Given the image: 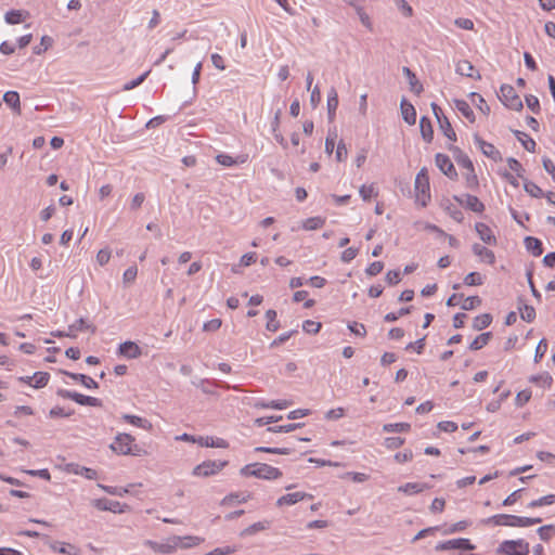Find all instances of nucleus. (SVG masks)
I'll use <instances>...</instances> for the list:
<instances>
[{"label":"nucleus","instance_id":"1","mask_svg":"<svg viewBox=\"0 0 555 555\" xmlns=\"http://www.w3.org/2000/svg\"><path fill=\"white\" fill-rule=\"evenodd\" d=\"M243 477H256L263 480H274L282 476V472L266 463H251L240 469Z\"/></svg>","mask_w":555,"mask_h":555},{"label":"nucleus","instance_id":"2","mask_svg":"<svg viewBox=\"0 0 555 555\" xmlns=\"http://www.w3.org/2000/svg\"><path fill=\"white\" fill-rule=\"evenodd\" d=\"M415 198L425 207L430 201L429 177L426 168H422L415 178Z\"/></svg>","mask_w":555,"mask_h":555},{"label":"nucleus","instance_id":"3","mask_svg":"<svg viewBox=\"0 0 555 555\" xmlns=\"http://www.w3.org/2000/svg\"><path fill=\"white\" fill-rule=\"evenodd\" d=\"M529 543L522 539L505 540L496 548V553L505 555H528Z\"/></svg>","mask_w":555,"mask_h":555},{"label":"nucleus","instance_id":"4","mask_svg":"<svg viewBox=\"0 0 555 555\" xmlns=\"http://www.w3.org/2000/svg\"><path fill=\"white\" fill-rule=\"evenodd\" d=\"M134 441V438L129 434H118L113 443L111 444V449L122 455L127 454H137L138 447L134 446V449L132 448V442Z\"/></svg>","mask_w":555,"mask_h":555},{"label":"nucleus","instance_id":"5","mask_svg":"<svg viewBox=\"0 0 555 555\" xmlns=\"http://www.w3.org/2000/svg\"><path fill=\"white\" fill-rule=\"evenodd\" d=\"M228 465V461H204L193 468L192 474L196 477H209L218 474Z\"/></svg>","mask_w":555,"mask_h":555},{"label":"nucleus","instance_id":"6","mask_svg":"<svg viewBox=\"0 0 555 555\" xmlns=\"http://www.w3.org/2000/svg\"><path fill=\"white\" fill-rule=\"evenodd\" d=\"M500 92V100L506 107L514 111H520L524 107L522 101L516 93L514 87L509 85H502Z\"/></svg>","mask_w":555,"mask_h":555},{"label":"nucleus","instance_id":"7","mask_svg":"<svg viewBox=\"0 0 555 555\" xmlns=\"http://www.w3.org/2000/svg\"><path fill=\"white\" fill-rule=\"evenodd\" d=\"M524 517L508 514H498L481 520L482 524L494 526L522 527Z\"/></svg>","mask_w":555,"mask_h":555},{"label":"nucleus","instance_id":"8","mask_svg":"<svg viewBox=\"0 0 555 555\" xmlns=\"http://www.w3.org/2000/svg\"><path fill=\"white\" fill-rule=\"evenodd\" d=\"M57 396L64 398V399H70L75 401L76 403L80 405H88V406H101L102 401L98 398L85 396L76 391L66 390V389H59Z\"/></svg>","mask_w":555,"mask_h":555},{"label":"nucleus","instance_id":"9","mask_svg":"<svg viewBox=\"0 0 555 555\" xmlns=\"http://www.w3.org/2000/svg\"><path fill=\"white\" fill-rule=\"evenodd\" d=\"M436 551H447V550H466L473 551L475 550V545L470 543L468 539L460 538L453 539L444 542H440L436 545Z\"/></svg>","mask_w":555,"mask_h":555},{"label":"nucleus","instance_id":"10","mask_svg":"<svg viewBox=\"0 0 555 555\" xmlns=\"http://www.w3.org/2000/svg\"><path fill=\"white\" fill-rule=\"evenodd\" d=\"M437 167L450 179H455L457 172L450 157L446 154L438 153L435 157Z\"/></svg>","mask_w":555,"mask_h":555},{"label":"nucleus","instance_id":"11","mask_svg":"<svg viewBox=\"0 0 555 555\" xmlns=\"http://www.w3.org/2000/svg\"><path fill=\"white\" fill-rule=\"evenodd\" d=\"M182 541L183 540L181 539V537H172L168 539L166 542H150V544L152 545L153 550L157 553L171 554L179 547Z\"/></svg>","mask_w":555,"mask_h":555},{"label":"nucleus","instance_id":"12","mask_svg":"<svg viewBox=\"0 0 555 555\" xmlns=\"http://www.w3.org/2000/svg\"><path fill=\"white\" fill-rule=\"evenodd\" d=\"M93 505L100 511H109L118 514L124 513L128 508L127 504H122L118 501H112L107 499L94 500Z\"/></svg>","mask_w":555,"mask_h":555},{"label":"nucleus","instance_id":"13","mask_svg":"<svg viewBox=\"0 0 555 555\" xmlns=\"http://www.w3.org/2000/svg\"><path fill=\"white\" fill-rule=\"evenodd\" d=\"M454 199L474 212L481 214L485 210V205L475 195L465 194L462 197L454 196Z\"/></svg>","mask_w":555,"mask_h":555},{"label":"nucleus","instance_id":"14","mask_svg":"<svg viewBox=\"0 0 555 555\" xmlns=\"http://www.w3.org/2000/svg\"><path fill=\"white\" fill-rule=\"evenodd\" d=\"M474 140H475V143L481 150L483 155H486L487 157L491 158L494 162L501 159L500 151L492 143L486 142L478 134L474 135Z\"/></svg>","mask_w":555,"mask_h":555},{"label":"nucleus","instance_id":"15","mask_svg":"<svg viewBox=\"0 0 555 555\" xmlns=\"http://www.w3.org/2000/svg\"><path fill=\"white\" fill-rule=\"evenodd\" d=\"M118 353L127 359H138L142 350L134 341L129 340L119 345Z\"/></svg>","mask_w":555,"mask_h":555},{"label":"nucleus","instance_id":"16","mask_svg":"<svg viewBox=\"0 0 555 555\" xmlns=\"http://www.w3.org/2000/svg\"><path fill=\"white\" fill-rule=\"evenodd\" d=\"M455 72L461 76L481 79L480 74L475 69L474 65L466 60L457 62Z\"/></svg>","mask_w":555,"mask_h":555},{"label":"nucleus","instance_id":"17","mask_svg":"<svg viewBox=\"0 0 555 555\" xmlns=\"http://www.w3.org/2000/svg\"><path fill=\"white\" fill-rule=\"evenodd\" d=\"M475 230L478 233L480 240L489 245H495L496 238L492 233V230L483 222H477Z\"/></svg>","mask_w":555,"mask_h":555},{"label":"nucleus","instance_id":"18","mask_svg":"<svg viewBox=\"0 0 555 555\" xmlns=\"http://www.w3.org/2000/svg\"><path fill=\"white\" fill-rule=\"evenodd\" d=\"M66 469H67L68 473H72V474H75V475H81L86 479H89V480L98 478V473H96L95 469L89 468V467H85V466H80V465L75 464V463L67 464V468Z\"/></svg>","mask_w":555,"mask_h":555},{"label":"nucleus","instance_id":"19","mask_svg":"<svg viewBox=\"0 0 555 555\" xmlns=\"http://www.w3.org/2000/svg\"><path fill=\"white\" fill-rule=\"evenodd\" d=\"M197 443L201 446V447H206V448H221V449H225L229 447V442L222 438H214V437H209V436H206V437H203V436H199L197 437Z\"/></svg>","mask_w":555,"mask_h":555},{"label":"nucleus","instance_id":"20","mask_svg":"<svg viewBox=\"0 0 555 555\" xmlns=\"http://www.w3.org/2000/svg\"><path fill=\"white\" fill-rule=\"evenodd\" d=\"M400 107L403 120L408 125H414L416 122V111L414 106L411 103H409L405 99H403L401 101Z\"/></svg>","mask_w":555,"mask_h":555},{"label":"nucleus","instance_id":"21","mask_svg":"<svg viewBox=\"0 0 555 555\" xmlns=\"http://www.w3.org/2000/svg\"><path fill=\"white\" fill-rule=\"evenodd\" d=\"M337 107L338 93L335 88H331L327 93V117L330 121H333L335 119Z\"/></svg>","mask_w":555,"mask_h":555},{"label":"nucleus","instance_id":"22","mask_svg":"<svg viewBox=\"0 0 555 555\" xmlns=\"http://www.w3.org/2000/svg\"><path fill=\"white\" fill-rule=\"evenodd\" d=\"M473 253L489 264H493L495 261L494 253L480 244L473 245Z\"/></svg>","mask_w":555,"mask_h":555},{"label":"nucleus","instance_id":"23","mask_svg":"<svg viewBox=\"0 0 555 555\" xmlns=\"http://www.w3.org/2000/svg\"><path fill=\"white\" fill-rule=\"evenodd\" d=\"M430 486L427 485V483H422V482H408L405 485H402L398 488V491L399 492H402L404 494H408V495H412V494H416V493H421L423 492L424 490H427L429 489Z\"/></svg>","mask_w":555,"mask_h":555},{"label":"nucleus","instance_id":"24","mask_svg":"<svg viewBox=\"0 0 555 555\" xmlns=\"http://www.w3.org/2000/svg\"><path fill=\"white\" fill-rule=\"evenodd\" d=\"M420 128L422 138L426 142L430 143L434 139V129L430 119L426 116H423L420 120Z\"/></svg>","mask_w":555,"mask_h":555},{"label":"nucleus","instance_id":"25","mask_svg":"<svg viewBox=\"0 0 555 555\" xmlns=\"http://www.w3.org/2000/svg\"><path fill=\"white\" fill-rule=\"evenodd\" d=\"M72 379L81 383L86 388L95 389L99 387L98 383L85 374L64 372Z\"/></svg>","mask_w":555,"mask_h":555},{"label":"nucleus","instance_id":"26","mask_svg":"<svg viewBox=\"0 0 555 555\" xmlns=\"http://www.w3.org/2000/svg\"><path fill=\"white\" fill-rule=\"evenodd\" d=\"M526 249L531 253L534 257H539L543 253L542 242L533 236H527L525 238Z\"/></svg>","mask_w":555,"mask_h":555},{"label":"nucleus","instance_id":"27","mask_svg":"<svg viewBox=\"0 0 555 555\" xmlns=\"http://www.w3.org/2000/svg\"><path fill=\"white\" fill-rule=\"evenodd\" d=\"M306 496H307V494L305 492L287 493L285 495H282L276 501V505L278 506L293 505V504H296L297 502L304 500Z\"/></svg>","mask_w":555,"mask_h":555},{"label":"nucleus","instance_id":"28","mask_svg":"<svg viewBox=\"0 0 555 555\" xmlns=\"http://www.w3.org/2000/svg\"><path fill=\"white\" fill-rule=\"evenodd\" d=\"M3 101L12 107L17 114L21 113L20 94L16 91H7L3 95Z\"/></svg>","mask_w":555,"mask_h":555},{"label":"nucleus","instance_id":"29","mask_svg":"<svg viewBox=\"0 0 555 555\" xmlns=\"http://www.w3.org/2000/svg\"><path fill=\"white\" fill-rule=\"evenodd\" d=\"M455 108L470 122L475 121V114L469 104L464 100H454Z\"/></svg>","mask_w":555,"mask_h":555},{"label":"nucleus","instance_id":"30","mask_svg":"<svg viewBox=\"0 0 555 555\" xmlns=\"http://www.w3.org/2000/svg\"><path fill=\"white\" fill-rule=\"evenodd\" d=\"M270 526V522L268 520H263V521H258V522H255L250 526H248L247 528H245L244 530L241 531L240 535L241 537H249V535H253L259 531H263L266 529H268Z\"/></svg>","mask_w":555,"mask_h":555},{"label":"nucleus","instance_id":"31","mask_svg":"<svg viewBox=\"0 0 555 555\" xmlns=\"http://www.w3.org/2000/svg\"><path fill=\"white\" fill-rule=\"evenodd\" d=\"M122 420H125L127 423L133 425V426H137V427H140V428H143V429H151L152 428V424L145 420V418H142L140 416H137V415H131V414H124L122 415Z\"/></svg>","mask_w":555,"mask_h":555},{"label":"nucleus","instance_id":"32","mask_svg":"<svg viewBox=\"0 0 555 555\" xmlns=\"http://www.w3.org/2000/svg\"><path fill=\"white\" fill-rule=\"evenodd\" d=\"M492 322V315L490 313H482L477 315L473 321V328L475 331H481L488 327Z\"/></svg>","mask_w":555,"mask_h":555},{"label":"nucleus","instance_id":"33","mask_svg":"<svg viewBox=\"0 0 555 555\" xmlns=\"http://www.w3.org/2000/svg\"><path fill=\"white\" fill-rule=\"evenodd\" d=\"M27 13L21 10H11L5 13L4 20L8 24L14 25L24 22Z\"/></svg>","mask_w":555,"mask_h":555},{"label":"nucleus","instance_id":"34","mask_svg":"<svg viewBox=\"0 0 555 555\" xmlns=\"http://www.w3.org/2000/svg\"><path fill=\"white\" fill-rule=\"evenodd\" d=\"M439 128L442 131V133L450 140V141H456V133L452 128V125L448 117H443L438 121Z\"/></svg>","mask_w":555,"mask_h":555},{"label":"nucleus","instance_id":"35","mask_svg":"<svg viewBox=\"0 0 555 555\" xmlns=\"http://www.w3.org/2000/svg\"><path fill=\"white\" fill-rule=\"evenodd\" d=\"M90 330L92 333L95 332V327L88 323L83 318L78 319L75 323L68 326V333H74L76 335L79 331Z\"/></svg>","mask_w":555,"mask_h":555},{"label":"nucleus","instance_id":"36","mask_svg":"<svg viewBox=\"0 0 555 555\" xmlns=\"http://www.w3.org/2000/svg\"><path fill=\"white\" fill-rule=\"evenodd\" d=\"M492 334L490 332H486V333H482L480 335H478L469 345V349L470 350H479L481 349L483 346H486L490 338H491Z\"/></svg>","mask_w":555,"mask_h":555},{"label":"nucleus","instance_id":"37","mask_svg":"<svg viewBox=\"0 0 555 555\" xmlns=\"http://www.w3.org/2000/svg\"><path fill=\"white\" fill-rule=\"evenodd\" d=\"M278 313L273 309H269L266 312L267 324L266 328L270 332H276L280 327V322L276 320Z\"/></svg>","mask_w":555,"mask_h":555},{"label":"nucleus","instance_id":"38","mask_svg":"<svg viewBox=\"0 0 555 555\" xmlns=\"http://www.w3.org/2000/svg\"><path fill=\"white\" fill-rule=\"evenodd\" d=\"M411 425L409 423H389L383 426L385 433H402L409 431Z\"/></svg>","mask_w":555,"mask_h":555},{"label":"nucleus","instance_id":"39","mask_svg":"<svg viewBox=\"0 0 555 555\" xmlns=\"http://www.w3.org/2000/svg\"><path fill=\"white\" fill-rule=\"evenodd\" d=\"M255 452H266L271 454L289 455L293 453L292 448H269V447H257L254 449Z\"/></svg>","mask_w":555,"mask_h":555},{"label":"nucleus","instance_id":"40","mask_svg":"<svg viewBox=\"0 0 555 555\" xmlns=\"http://www.w3.org/2000/svg\"><path fill=\"white\" fill-rule=\"evenodd\" d=\"M31 378L34 388H42L48 384L50 375L47 372H36Z\"/></svg>","mask_w":555,"mask_h":555},{"label":"nucleus","instance_id":"41","mask_svg":"<svg viewBox=\"0 0 555 555\" xmlns=\"http://www.w3.org/2000/svg\"><path fill=\"white\" fill-rule=\"evenodd\" d=\"M325 223L324 218L322 217H311L305 220L302 223V228L307 231L317 230L319 228H322Z\"/></svg>","mask_w":555,"mask_h":555},{"label":"nucleus","instance_id":"42","mask_svg":"<svg viewBox=\"0 0 555 555\" xmlns=\"http://www.w3.org/2000/svg\"><path fill=\"white\" fill-rule=\"evenodd\" d=\"M257 405L263 409L284 410L291 405V402L287 400H272L269 402H259Z\"/></svg>","mask_w":555,"mask_h":555},{"label":"nucleus","instance_id":"43","mask_svg":"<svg viewBox=\"0 0 555 555\" xmlns=\"http://www.w3.org/2000/svg\"><path fill=\"white\" fill-rule=\"evenodd\" d=\"M454 152L456 153L455 159L459 166L465 168L466 170L472 169L474 167L470 158L466 154H464L460 149H455Z\"/></svg>","mask_w":555,"mask_h":555},{"label":"nucleus","instance_id":"44","mask_svg":"<svg viewBox=\"0 0 555 555\" xmlns=\"http://www.w3.org/2000/svg\"><path fill=\"white\" fill-rule=\"evenodd\" d=\"M359 193L363 201H369L371 197H376L378 195L374 183L370 185L363 184L360 188Z\"/></svg>","mask_w":555,"mask_h":555},{"label":"nucleus","instance_id":"45","mask_svg":"<svg viewBox=\"0 0 555 555\" xmlns=\"http://www.w3.org/2000/svg\"><path fill=\"white\" fill-rule=\"evenodd\" d=\"M553 503H555V494H548V495H544L540 499L531 501L528 504V507L534 508V507H540V506H544V505H551Z\"/></svg>","mask_w":555,"mask_h":555},{"label":"nucleus","instance_id":"46","mask_svg":"<svg viewBox=\"0 0 555 555\" xmlns=\"http://www.w3.org/2000/svg\"><path fill=\"white\" fill-rule=\"evenodd\" d=\"M524 189L532 197L539 198V197L543 196L542 189L539 185H537L535 183H533V182H531L529 180L525 181Z\"/></svg>","mask_w":555,"mask_h":555},{"label":"nucleus","instance_id":"47","mask_svg":"<svg viewBox=\"0 0 555 555\" xmlns=\"http://www.w3.org/2000/svg\"><path fill=\"white\" fill-rule=\"evenodd\" d=\"M447 214L456 222L461 223L464 220V215L461 209H459L453 204H448L444 207Z\"/></svg>","mask_w":555,"mask_h":555},{"label":"nucleus","instance_id":"48","mask_svg":"<svg viewBox=\"0 0 555 555\" xmlns=\"http://www.w3.org/2000/svg\"><path fill=\"white\" fill-rule=\"evenodd\" d=\"M483 283V278L478 272H470L464 278V284L467 286H478Z\"/></svg>","mask_w":555,"mask_h":555},{"label":"nucleus","instance_id":"49","mask_svg":"<svg viewBox=\"0 0 555 555\" xmlns=\"http://www.w3.org/2000/svg\"><path fill=\"white\" fill-rule=\"evenodd\" d=\"M473 101L475 105L485 114L489 115L490 113V106L486 103L485 99L476 92H473L472 94Z\"/></svg>","mask_w":555,"mask_h":555},{"label":"nucleus","instance_id":"50","mask_svg":"<svg viewBox=\"0 0 555 555\" xmlns=\"http://www.w3.org/2000/svg\"><path fill=\"white\" fill-rule=\"evenodd\" d=\"M520 318L526 322H532L535 319V310L532 306L524 305L519 307Z\"/></svg>","mask_w":555,"mask_h":555},{"label":"nucleus","instance_id":"51","mask_svg":"<svg viewBox=\"0 0 555 555\" xmlns=\"http://www.w3.org/2000/svg\"><path fill=\"white\" fill-rule=\"evenodd\" d=\"M301 426H302V424H300V423H289V424H286V425L269 427L268 430L272 431V433H291V431H294L295 429H297V428H299Z\"/></svg>","mask_w":555,"mask_h":555},{"label":"nucleus","instance_id":"52","mask_svg":"<svg viewBox=\"0 0 555 555\" xmlns=\"http://www.w3.org/2000/svg\"><path fill=\"white\" fill-rule=\"evenodd\" d=\"M481 305V299L478 296H469L462 302L461 308L463 310H473Z\"/></svg>","mask_w":555,"mask_h":555},{"label":"nucleus","instance_id":"53","mask_svg":"<svg viewBox=\"0 0 555 555\" xmlns=\"http://www.w3.org/2000/svg\"><path fill=\"white\" fill-rule=\"evenodd\" d=\"M468 526H469V521L461 520V521H457V522L451 525L450 527L443 529L442 533L443 534L456 533V532L465 530Z\"/></svg>","mask_w":555,"mask_h":555},{"label":"nucleus","instance_id":"54","mask_svg":"<svg viewBox=\"0 0 555 555\" xmlns=\"http://www.w3.org/2000/svg\"><path fill=\"white\" fill-rule=\"evenodd\" d=\"M149 74H150V70L143 73L138 78L132 79V80L126 82L122 86V90L124 91H129V90H132V89L137 88L138 86H140L147 78Z\"/></svg>","mask_w":555,"mask_h":555},{"label":"nucleus","instance_id":"55","mask_svg":"<svg viewBox=\"0 0 555 555\" xmlns=\"http://www.w3.org/2000/svg\"><path fill=\"white\" fill-rule=\"evenodd\" d=\"M555 532V526L554 525H545L538 529V534L541 540L548 541L553 537Z\"/></svg>","mask_w":555,"mask_h":555},{"label":"nucleus","instance_id":"56","mask_svg":"<svg viewBox=\"0 0 555 555\" xmlns=\"http://www.w3.org/2000/svg\"><path fill=\"white\" fill-rule=\"evenodd\" d=\"M465 180H466V186L468 189L475 190L478 188L479 181L475 173L474 167L472 169L467 170V172L465 173Z\"/></svg>","mask_w":555,"mask_h":555},{"label":"nucleus","instance_id":"57","mask_svg":"<svg viewBox=\"0 0 555 555\" xmlns=\"http://www.w3.org/2000/svg\"><path fill=\"white\" fill-rule=\"evenodd\" d=\"M249 498V495H244L242 493H231L229 495H227L223 500H222V504L223 505H230L232 504L233 502H237V503H244L247 501V499Z\"/></svg>","mask_w":555,"mask_h":555},{"label":"nucleus","instance_id":"58","mask_svg":"<svg viewBox=\"0 0 555 555\" xmlns=\"http://www.w3.org/2000/svg\"><path fill=\"white\" fill-rule=\"evenodd\" d=\"M53 43V39L49 36H43L40 41V46L34 48V53L40 55L47 51Z\"/></svg>","mask_w":555,"mask_h":555},{"label":"nucleus","instance_id":"59","mask_svg":"<svg viewBox=\"0 0 555 555\" xmlns=\"http://www.w3.org/2000/svg\"><path fill=\"white\" fill-rule=\"evenodd\" d=\"M321 323L320 322H314L312 320H306L304 323H302V330L308 333V334H317L320 332L321 330Z\"/></svg>","mask_w":555,"mask_h":555},{"label":"nucleus","instance_id":"60","mask_svg":"<svg viewBox=\"0 0 555 555\" xmlns=\"http://www.w3.org/2000/svg\"><path fill=\"white\" fill-rule=\"evenodd\" d=\"M183 541L180 543L179 547L188 548L195 545H198L203 539L199 537L186 535L181 538Z\"/></svg>","mask_w":555,"mask_h":555},{"label":"nucleus","instance_id":"61","mask_svg":"<svg viewBox=\"0 0 555 555\" xmlns=\"http://www.w3.org/2000/svg\"><path fill=\"white\" fill-rule=\"evenodd\" d=\"M411 311V307H405V308H401L398 312H389L387 313L385 317H384V320L386 322H395L397 321L400 317H403L408 313H410Z\"/></svg>","mask_w":555,"mask_h":555},{"label":"nucleus","instance_id":"62","mask_svg":"<svg viewBox=\"0 0 555 555\" xmlns=\"http://www.w3.org/2000/svg\"><path fill=\"white\" fill-rule=\"evenodd\" d=\"M526 104L528 108L533 112L534 114L540 113V102L539 99L532 94H529L526 96Z\"/></svg>","mask_w":555,"mask_h":555},{"label":"nucleus","instance_id":"63","mask_svg":"<svg viewBox=\"0 0 555 555\" xmlns=\"http://www.w3.org/2000/svg\"><path fill=\"white\" fill-rule=\"evenodd\" d=\"M384 269V263L382 261L372 262L366 269L365 273L370 276H375L379 274Z\"/></svg>","mask_w":555,"mask_h":555},{"label":"nucleus","instance_id":"64","mask_svg":"<svg viewBox=\"0 0 555 555\" xmlns=\"http://www.w3.org/2000/svg\"><path fill=\"white\" fill-rule=\"evenodd\" d=\"M348 328L350 330L351 333H353L354 335H358V336H361V337H364L366 335V330H365V326L361 323H358V322H350L348 324Z\"/></svg>","mask_w":555,"mask_h":555}]
</instances>
